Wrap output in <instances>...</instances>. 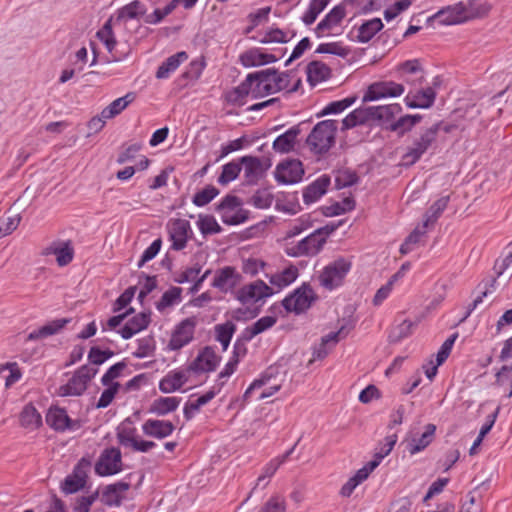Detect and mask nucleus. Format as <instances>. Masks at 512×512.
<instances>
[{
	"instance_id": "1",
	"label": "nucleus",
	"mask_w": 512,
	"mask_h": 512,
	"mask_svg": "<svg viewBox=\"0 0 512 512\" xmlns=\"http://www.w3.org/2000/svg\"><path fill=\"white\" fill-rule=\"evenodd\" d=\"M339 225L327 224L316 229L307 237L303 238L297 244L287 247L285 252L291 257L315 256L323 248L327 238L332 234Z\"/></svg>"
},
{
	"instance_id": "2",
	"label": "nucleus",
	"mask_w": 512,
	"mask_h": 512,
	"mask_svg": "<svg viewBox=\"0 0 512 512\" xmlns=\"http://www.w3.org/2000/svg\"><path fill=\"white\" fill-rule=\"evenodd\" d=\"M338 122L323 120L318 122L306 139V143L316 155L326 154L335 144Z\"/></svg>"
},
{
	"instance_id": "3",
	"label": "nucleus",
	"mask_w": 512,
	"mask_h": 512,
	"mask_svg": "<svg viewBox=\"0 0 512 512\" xmlns=\"http://www.w3.org/2000/svg\"><path fill=\"white\" fill-rule=\"evenodd\" d=\"M243 202L238 196L228 194L216 205L215 210L220 214L226 225H239L249 219V211L242 207Z\"/></svg>"
},
{
	"instance_id": "4",
	"label": "nucleus",
	"mask_w": 512,
	"mask_h": 512,
	"mask_svg": "<svg viewBox=\"0 0 512 512\" xmlns=\"http://www.w3.org/2000/svg\"><path fill=\"white\" fill-rule=\"evenodd\" d=\"M318 296L309 283L304 282L292 293L282 300V306L287 312H293L297 315L306 312L317 300Z\"/></svg>"
},
{
	"instance_id": "5",
	"label": "nucleus",
	"mask_w": 512,
	"mask_h": 512,
	"mask_svg": "<svg viewBox=\"0 0 512 512\" xmlns=\"http://www.w3.org/2000/svg\"><path fill=\"white\" fill-rule=\"evenodd\" d=\"M123 469L121 450L114 446L102 450L94 465L95 474L101 477L116 475L122 472Z\"/></svg>"
},
{
	"instance_id": "6",
	"label": "nucleus",
	"mask_w": 512,
	"mask_h": 512,
	"mask_svg": "<svg viewBox=\"0 0 512 512\" xmlns=\"http://www.w3.org/2000/svg\"><path fill=\"white\" fill-rule=\"evenodd\" d=\"M441 123H436L426 129L419 138H416L412 145L407 147L406 153L402 156L405 165L415 164L422 155L435 142Z\"/></svg>"
},
{
	"instance_id": "7",
	"label": "nucleus",
	"mask_w": 512,
	"mask_h": 512,
	"mask_svg": "<svg viewBox=\"0 0 512 512\" xmlns=\"http://www.w3.org/2000/svg\"><path fill=\"white\" fill-rule=\"evenodd\" d=\"M351 266V261L346 258L340 257L335 259L321 272L319 276L320 284L328 290H332L340 286L350 271Z\"/></svg>"
},
{
	"instance_id": "8",
	"label": "nucleus",
	"mask_w": 512,
	"mask_h": 512,
	"mask_svg": "<svg viewBox=\"0 0 512 512\" xmlns=\"http://www.w3.org/2000/svg\"><path fill=\"white\" fill-rule=\"evenodd\" d=\"M244 169V180L247 185H256L270 168V160H262L257 156H243L239 158Z\"/></svg>"
},
{
	"instance_id": "9",
	"label": "nucleus",
	"mask_w": 512,
	"mask_h": 512,
	"mask_svg": "<svg viewBox=\"0 0 512 512\" xmlns=\"http://www.w3.org/2000/svg\"><path fill=\"white\" fill-rule=\"evenodd\" d=\"M405 88L402 84L393 81L374 82L368 86L363 96V102L375 101L386 97H398L402 95Z\"/></svg>"
},
{
	"instance_id": "10",
	"label": "nucleus",
	"mask_w": 512,
	"mask_h": 512,
	"mask_svg": "<svg viewBox=\"0 0 512 512\" xmlns=\"http://www.w3.org/2000/svg\"><path fill=\"white\" fill-rule=\"evenodd\" d=\"M169 240L172 242L171 249L175 251L183 250L192 234L191 225L185 219H173L167 224Z\"/></svg>"
},
{
	"instance_id": "11",
	"label": "nucleus",
	"mask_w": 512,
	"mask_h": 512,
	"mask_svg": "<svg viewBox=\"0 0 512 512\" xmlns=\"http://www.w3.org/2000/svg\"><path fill=\"white\" fill-rule=\"evenodd\" d=\"M47 425L57 432L66 430L76 431L81 428L80 420L71 419L66 410L60 407H50L46 414Z\"/></svg>"
},
{
	"instance_id": "12",
	"label": "nucleus",
	"mask_w": 512,
	"mask_h": 512,
	"mask_svg": "<svg viewBox=\"0 0 512 512\" xmlns=\"http://www.w3.org/2000/svg\"><path fill=\"white\" fill-rule=\"evenodd\" d=\"M304 175L302 162L297 159L287 160L277 165L275 179L282 184L299 182Z\"/></svg>"
},
{
	"instance_id": "13",
	"label": "nucleus",
	"mask_w": 512,
	"mask_h": 512,
	"mask_svg": "<svg viewBox=\"0 0 512 512\" xmlns=\"http://www.w3.org/2000/svg\"><path fill=\"white\" fill-rule=\"evenodd\" d=\"M273 294L272 288L264 281L257 280L253 283L244 285L237 291L236 298L242 303L258 302Z\"/></svg>"
},
{
	"instance_id": "14",
	"label": "nucleus",
	"mask_w": 512,
	"mask_h": 512,
	"mask_svg": "<svg viewBox=\"0 0 512 512\" xmlns=\"http://www.w3.org/2000/svg\"><path fill=\"white\" fill-rule=\"evenodd\" d=\"M195 324L192 318L181 321L172 333L168 347L171 350H179L188 345L194 338Z\"/></svg>"
},
{
	"instance_id": "15",
	"label": "nucleus",
	"mask_w": 512,
	"mask_h": 512,
	"mask_svg": "<svg viewBox=\"0 0 512 512\" xmlns=\"http://www.w3.org/2000/svg\"><path fill=\"white\" fill-rule=\"evenodd\" d=\"M220 359V356L216 354L212 347L206 346L199 351L197 357L191 362L189 370L196 373L214 371L218 366Z\"/></svg>"
},
{
	"instance_id": "16",
	"label": "nucleus",
	"mask_w": 512,
	"mask_h": 512,
	"mask_svg": "<svg viewBox=\"0 0 512 512\" xmlns=\"http://www.w3.org/2000/svg\"><path fill=\"white\" fill-rule=\"evenodd\" d=\"M41 254L43 256L55 255L57 264L60 267H64L72 262L74 258V248L70 240H57L45 247Z\"/></svg>"
},
{
	"instance_id": "17",
	"label": "nucleus",
	"mask_w": 512,
	"mask_h": 512,
	"mask_svg": "<svg viewBox=\"0 0 512 512\" xmlns=\"http://www.w3.org/2000/svg\"><path fill=\"white\" fill-rule=\"evenodd\" d=\"M346 16V8L344 5L339 4L333 7L329 13L317 24L314 33L317 38L329 35L330 31L339 26Z\"/></svg>"
},
{
	"instance_id": "18",
	"label": "nucleus",
	"mask_w": 512,
	"mask_h": 512,
	"mask_svg": "<svg viewBox=\"0 0 512 512\" xmlns=\"http://www.w3.org/2000/svg\"><path fill=\"white\" fill-rule=\"evenodd\" d=\"M241 280L242 276L236 271L235 267L225 266L216 271L212 286L222 292H228L236 288Z\"/></svg>"
},
{
	"instance_id": "19",
	"label": "nucleus",
	"mask_w": 512,
	"mask_h": 512,
	"mask_svg": "<svg viewBox=\"0 0 512 512\" xmlns=\"http://www.w3.org/2000/svg\"><path fill=\"white\" fill-rule=\"evenodd\" d=\"M130 489V483L125 481H118L113 484L106 485L101 493H99L100 500L107 506H120L124 499V494Z\"/></svg>"
},
{
	"instance_id": "20",
	"label": "nucleus",
	"mask_w": 512,
	"mask_h": 512,
	"mask_svg": "<svg viewBox=\"0 0 512 512\" xmlns=\"http://www.w3.org/2000/svg\"><path fill=\"white\" fill-rule=\"evenodd\" d=\"M276 61H278V57L274 54L265 53L260 48H250L239 56V62L246 68L262 66Z\"/></svg>"
},
{
	"instance_id": "21",
	"label": "nucleus",
	"mask_w": 512,
	"mask_h": 512,
	"mask_svg": "<svg viewBox=\"0 0 512 512\" xmlns=\"http://www.w3.org/2000/svg\"><path fill=\"white\" fill-rule=\"evenodd\" d=\"M466 18V6L462 2H459L456 5L439 10L430 19L437 20L441 24L452 25L460 23Z\"/></svg>"
},
{
	"instance_id": "22",
	"label": "nucleus",
	"mask_w": 512,
	"mask_h": 512,
	"mask_svg": "<svg viewBox=\"0 0 512 512\" xmlns=\"http://www.w3.org/2000/svg\"><path fill=\"white\" fill-rule=\"evenodd\" d=\"M330 183L329 175L323 174L318 177L303 190L304 203L311 204L319 200L327 192Z\"/></svg>"
},
{
	"instance_id": "23",
	"label": "nucleus",
	"mask_w": 512,
	"mask_h": 512,
	"mask_svg": "<svg viewBox=\"0 0 512 512\" xmlns=\"http://www.w3.org/2000/svg\"><path fill=\"white\" fill-rule=\"evenodd\" d=\"M349 331V328L342 326L338 331L330 332L322 337L321 343L313 350V360H321L325 358L330 351V347H328V345L334 346L340 339L345 338Z\"/></svg>"
},
{
	"instance_id": "24",
	"label": "nucleus",
	"mask_w": 512,
	"mask_h": 512,
	"mask_svg": "<svg viewBox=\"0 0 512 512\" xmlns=\"http://www.w3.org/2000/svg\"><path fill=\"white\" fill-rule=\"evenodd\" d=\"M151 321V312H140L131 319L119 330L123 339H130L138 332L146 329Z\"/></svg>"
},
{
	"instance_id": "25",
	"label": "nucleus",
	"mask_w": 512,
	"mask_h": 512,
	"mask_svg": "<svg viewBox=\"0 0 512 512\" xmlns=\"http://www.w3.org/2000/svg\"><path fill=\"white\" fill-rule=\"evenodd\" d=\"M175 429L171 421L148 419L142 425L143 433L150 437L163 439L173 433Z\"/></svg>"
},
{
	"instance_id": "26",
	"label": "nucleus",
	"mask_w": 512,
	"mask_h": 512,
	"mask_svg": "<svg viewBox=\"0 0 512 512\" xmlns=\"http://www.w3.org/2000/svg\"><path fill=\"white\" fill-rule=\"evenodd\" d=\"M436 99V92L432 87L417 91L414 95L408 94L405 103L409 108L427 109L433 106Z\"/></svg>"
},
{
	"instance_id": "27",
	"label": "nucleus",
	"mask_w": 512,
	"mask_h": 512,
	"mask_svg": "<svg viewBox=\"0 0 512 512\" xmlns=\"http://www.w3.org/2000/svg\"><path fill=\"white\" fill-rule=\"evenodd\" d=\"M300 133V125L291 127L274 140L272 145L273 150L278 153H289L293 151L297 137L300 135Z\"/></svg>"
},
{
	"instance_id": "28",
	"label": "nucleus",
	"mask_w": 512,
	"mask_h": 512,
	"mask_svg": "<svg viewBox=\"0 0 512 512\" xmlns=\"http://www.w3.org/2000/svg\"><path fill=\"white\" fill-rule=\"evenodd\" d=\"M71 322V318L54 319L40 328L33 330L27 336V340L34 341L47 338L59 333L67 324Z\"/></svg>"
},
{
	"instance_id": "29",
	"label": "nucleus",
	"mask_w": 512,
	"mask_h": 512,
	"mask_svg": "<svg viewBox=\"0 0 512 512\" xmlns=\"http://www.w3.org/2000/svg\"><path fill=\"white\" fill-rule=\"evenodd\" d=\"M256 74L254 78L253 98H260L269 94H273L271 88L272 75L275 74L274 68H268L261 71L253 72Z\"/></svg>"
},
{
	"instance_id": "30",
	"label": "nucleus",
	"mask_w": 512,
	"mask_h": 512,
	"mask_svg": "<svg viewBox=\"0 0 512 512\" xmlns=\"http://www.w3.org/2000/svg\"><path fill=\"white\" fill-rule=\"evenodd\" d=\"M19 423L22 428L32 432L42 426V416L33 406V404H26L19 414Z\"/></svg>"
},
{
	"instance_id": "31",
	"label": "nucleus",
	"mask_w": 512,
	"mask_h": 512,
	"mask_svg": "<svg viewBox=\"0 0 512 512\" xmlns=\"http://www.w3.org/2000/svg\"><path fill=\"white\" fill-rule=\"evenodd\" d=\"M256 76L257 75L253 73L248 74L243 82L228 93V102L241 105L246 96L251 95L253 97L254 78Z\"/></svg>"
},
{
	"instance_id": "32",
	"label": "nucleus",
	"mask_w": 512,
	"mask_h": 512,
	"mask_svg": "<svg viewBox=\"0 0 512 512\" xmlns=\"http://www.w3.org/2000/svg\"><path fill=\"white\" fill-rule=\"evenodd\" d=\"M402 111V107L395 103L383 106H368L370 120H377L382 123L390 122Z\"/></svg>"
},
{
	"instance_id": "33",
	"label": "nucleus",
	"mask_w": 512,
	"mask_h": 512,
	"mask_svg": "<svg viewBox=\"0 0 512 512\" xmlns=\"http://www.w3.org/2000/svg\"><path fill=\"white\" fill-rule=\"evenodd\" d=\"M96 36L104 44L107 51L111 54V61L117 62L122 60L121 56H118L113 52L117 45V40L112 29V18L105 22L102 28L96 33Z\"/></svg>"
},
{
	"instance_id": "34",
	"label": "nucleus",
	"mask_w": 512,
	"mask_h": 512,
	"mask_svg": "<svg viewBox=\"0 0 512 512\" xmlns=\"http://www.w3.org/2000/svg\"><path fill=\"white\" fill-rule=\"evenodd\" d=\"M436 426L434 424H427L425 431L419 438H413L407 444V450L411 455L417 454L428 447L435 437Z\"/></svg>"
},
{
	"instance_id": "35",
	"label": "nucleus",
	"mask_w": 512,
	"mask_h": 512,
	"mask_svg": "<svg viewBox=\"0 0 512 512\" xmlns=\"http://www.w3.org/2000/svg\"><path fill=\"white\" fill-rule=\"evenodd\" d=\"M216 394L217 392L214 389H211L195 399V396L192 395L183 409L185 419L188 421L191 420L195 414L199 412L200 408L210 402L216 396Z\"/></svg>"
},
{
	"instance_id": "36",
	"label": "nucleus",
	"mask_w": 512,
	"mask_h": 512,
	"mask_svg": "<svg viewBox=\"0 0 512 512\" xmlns=\"http://www.w3.org/2000/svg\"><path fill=\"white\" fill-rule=\"evenodd\" d=\"M188 59V54L185 51L177 52L176 54L168 57L157 69L156 78L166 79L174 72L181 63Z\"/></svg>"
},
{
	"instance_id": "37",
	"label": "nucleus",
	"mask_w": 512,
	"mask_h": 512,
	"mask_svg": "<svg viewBox=\"0 0 512 512\" xmlns=\"http://www.w3.org/2000/svg\"><path fill=\"white\" fill-rule=\"evenodd\" d=\"M181 402V398L169 396L159 397L153 400L150 406V412L158 416H164L175 411Z\"/></svg>"
},
{
	"instance_id": "38",
	"label": "nucleus",
	"mask_w": 512,
	"mask_h": 512,
	"mask_svg": "<svg viewBox=\"0 0 512 512\" xmlns=\"http://www.w3.org/2000/svg\"><path fill=\"white\" fill-rule=\"evenodd\" d=\"M135 100V93L129 92L125 96L112 101L107 107L101 111L104 119H111L119 115L130 103Z\"/></svg>"
},
{
	"instance_id": "39",
	"label": "nucleus",
	"mask_w": 512,
	"mask_h": 512,
	"mask_svg": "<svg viewBox=\"0 0 512 512\" xmlns=\"http://www.w3.org/2000/svg\"><path fill=\"white\" fill-rule=\"evenodd\" d=\"M330 74V68L321 61H311L307 65V80L312 85L327 80Z\"/></svg>"
},
{
	"instance_id": "40",
	"label": "nucleus",
	"mask_w": 512,
	"mask_h": 512,
	"mask_svg": "<svg viewBox=\"0 0 512 512\" xmlns=\"http://www.w3.org/2000/svg\"><path fill=\"white\" fill-rule=\"evenodd\" d=\"M383 23L380 18H373L364 22L358 28L357 40L360 43H368L376 33H378L383 28Z\"/></svg>"
},
{
	"instance_id": "41",
	"label": "nucleus",
	"mask_w": 512,
	"mask_h": 512,
	"mask_svg": "<svg viewBox=\"0 0 512 512\" xmlns=\"http://www.w3.org/2000/svg\"><path fill=\"white\" fill-rule=\"evenodd\" d=\"M422 116L420 114L415 115H404L398 120L391 122L388 129L393 132H397L398 135L402 136L406 132L410 131L415 125L421 122Z\"/></svg>"
},
{
	"instance_id": "42",
	"label": "nucleus",
	"mask_w": 512,
	"mask_h": 512,
	"mask_svg": "<svg viewBox=\"0 0 512 512\" xmlns=\"http://www.w3.org/2000/svg\"><path fill=\"white\" fill-rule=\"evenodd\" d=\"M449 200V196H442L429 207V209L426 211L424 215V227H429L438 220L443 211L446 209Z\"/></svg>"
},
{
	"instance_id": "43",
	"label": "nucleus",
	"mask_w": 512,
	"mask_h": 512,
	"mask_svg": "<svg viewBox=\"0 0 512 512\" xmlns=\"http://www.w3.org/2000/svg\"><path fill=\"white\" fill-rule=\"evenodd\" d=\"M298 275V268L294 265H290L282 272L272 275L270 277V283L282 289L292 284L297 279Z\"/></svg>"
},
{
	"instance_id": "44",
	"label": "nucleus",
	"mask_w": 512,
	"mask_h": 512,
	"mask_svg": "<svg viewBox=\"0 0 512 512\" xmlns=\"http://www.w3.org/2000/svg\"><path fill=\"white\" fill-rule=\"evenodd\" d=\"M368 121H370L368 107L355 109L342 120V130L351 129Z\"/></svg>"
},
{
	"instance_id": "45",
	"label": "nucleus",
	"mask_w": 512,
	"mask_h": 512,
	"mask_svg": "<svg viewBox=\"0 0 512 512\" xmlns=\"http://www.w3.org/2000/svg\"><path fill=\"white\" fill-rule=\"evenodd\" d=\"M216 340L221 343L223 350L226 351L231 339L236 331V325L232 321H226L215 326Z\"/></svg>"
},
{
	"instance_id": "46",
	"label": "nucleus",
	"mask_w": 512,
	"mask_h": 512,
	"mask_svg": "<svg viewBox=\"0 0 512 512\" xmlns=\"http://www.w3.org/2000/svg\"><path fill=\"white\" fill-rule=\"evenodd\" d=\"M241 170L242 167L239 159L237 161L233 160L223 165L222 172L218 176L217 182L220 185L225 186L235 180L239 176Z\"/></svg>"
},
{
	"instance_id": "47",
	"label": "nucleus",
	"mask_w": 512,
	"mask_h": 512,
	"mask_svg": "<svg viewBox=\"0 0 512 512\" xmlns=\"http://www.w3.org/2000/svg\"><path fill=\"white\" fill-rule=\"evenodd\" d=\"M330 0H311L307 11L301 17L302 22L309 26L313 24L319 14L328 6Z\"/></svg>"
},
{
	"instance_id": "48",
	"label": "nucleus",
	"mask_w": 512,
	"mask_h": 512,
	"mask_svg": "<svg viewBox=\"0 0 512 512\" xmlns=\"http://www.w3.org/2000/svg\"><path fill=\"white\" fill-rule=\"evenodd\" d=\"M22 372L16 362H7L0 365V379L4 384H14L21 379Z\"/></svg>"
},
{
	"instance_id": "49",
	"label": "nucleus",
	"mask_w": 512,
	"mask_h": 512,
	"mask_svg": "<svg viewBox=\"0 0 512 512\" xmlns=\"http://www.w3.org/2000/svg\"><path fill=\"white\" fill-rule=\"evenodd\" d=\"M116 438L119 445L131 447L137 439V430L135 427L126 424V421L117 427Z\"/></svg>"
},
{
	"instance_id": "50",
	"label": "nucleus",
	"mask_w": 512,
	"mask_h": 512,
	"mask_svg": "<svg viewBox=\"0 0 512 512\" xmlns=\"http://www.w3.org/2000/svg\"><path fill=\"white\" fill-rule=\"evenodd\" d=\"M197 225L204 236L218 234L222 231L221 226L212 215H200Z\"/></svg>"
},
{
	"instance_id": "51",
	"label": "nucleus",
	"mask_w": 512,
	"mask_h": 512,
	"mask_svg": "<svg viewBox=\"0 0 512 512\" xmlns=\"http://www.w3.org/2000/svg\"><path fill=\"white\" fill-rule=\"evenodd\" d=\"M145 12L146 9L144 8V5L139 0H135L119 10L117 20L135 19L144 15Z\"/></svg>"
},
{
	"instance_id": "52",
	"label": "nucleus",
	"mask_w": 512,
	"mask_h": 512,
	"mask_svg": "<svg viewBox=\"0 0 512 512\" xmlns=\"http://www.w3.org/2000/svg\"><path fill=\"white\" fill-rule=\"evenodd\" d=\"M220 193L219 189L213 185H207L202 190L194 194L192 202L197 207H203L209 204Z\"/></svg>"
},
{
	"instance_id": "53",
	"label": "nucleus",
	"mask_w": 512,
	"mask_h": 512,
	"mask_svg": "<svg viewBox=\"0 0 512 512\" xmlns=\"http://www.w3.org/2000/svg\"><path fill=\"white\" fill-rule=\"evenodd\" d=\"M426 228L424 224L422 227H416L405 239L400 246V253L402 255L408 254L413 250L414 245L418 244L421 238L426 234Z\"/></svg>"
},
{
	"instance_id": "54",
	"label": "nucleus",
	"mask_w": 512,
	"mask_h": 512,
	"mask_svg": "<svg viewBox=\"0 0 512 512\" xmlns=\"http://www.w3.org/2000/svg\"><path fill=\"white\" fill-rule=\"evenodd\" d=\"M293 33L291 37H288L287 33L280 28H270L267 30L263 37L259 39L261 44L269 43H287L294 37Z\"/></svg>"
},
{
	"instance_id": "55",
	"label": "nucleus",
	"mask_w": 512,
	"mask_h": 512,
	"mask_svg": "<svg viewBox=\"0 0 512 512\" xmlns=\"http://www.w3.org/2000/svg\"><path fill=\"white\" fill-rule=\"evenodd\" d=\"M356 99H357L356 96H350V97L344 98L342 100L330 102L321 111L320 115L324 116V115H328V114L341 113L342 111H344L345 109L350 107L352 104H354Z\"/></svg>"
},
{
	"instance_id": "56",
	"label": "nucleus",
	"mask_w": 512,
	"mask_h": 512,
	"mask_svg": "<svg viewBox=\"0 0 512 512\" xmlns=\"http://www.w3.org/2000/svg\"><path fill=\"white\" fill-rule=\"evenodd\" d=\"M491 6L486 1L468 0L467 18H480L488 14Z\"/></svg>"
},
{
	"instance_id": "57",
	"label": "nucleus",
	"mask_w": 512,
	"mask_h": 512,
	"mask_svg": "<svg viewBox=\"0 0 512 512\" xmlns=\"http://www.w3.org/2000/svg\"><path fill=\"white\" fill-rule=\"evenodd\" d=\"M182 289L179 287H172L163 293L161 299L156 303V308L163 311L165 308L173 305L181 297Z\"/></svg>"
},
{
	"instance_id": "58",
	"label": "nucleus",
	"mask_w": 512,
	"mask_h": 512,
	"mask_svg": "<svg viewBox=\"0 0 512 512\" xmlns=\"http://www.w3.org/2000/svg\"><path fill=\"white\" fill-rule=\"evenodd\" d=\"M97 369L84 365L80 367L67 384H88V382L96 375Z\"/></svg>"
},
{
	"instance_id": "59",
	"label": "nucleus",
	"mask_w": 512,
	"mask_h": 512,
	"mask_svg": "<svg viewBox=\"0 0 512 512\" xmlns=\"http://www.w3.org/2000/svg\"><path fill=\"white\" fill-rule=\"evenodd\" d=\"M262 386H248L247 390L244 393L243 400L244 402L250 401L252 396L257 393V400L268 398L272 395H274L276 392L279 391L281 386H270L268 390L258 392Z\"/></svg>"
},
{
	"instance_id": "60",
	"label": "nucleus",
	"mask_w": 512,
	"mask_h": 512,
	"mask_svg": "<svg viewBox=\"0 0 512 512\" xmlns=\"http://www.w3.org/2000/svg\"><path fill=\"white\" fill-rule=\"evenodd\" d=\"M273 195L267 190H257L250 199V203L258 209H267L272 205Z\"/></svg>"
},
{
	"instance_id": "61",
	"label": "nucleus",
	"mask_w": 512,
	"mask_h": 512,
	"mask_svg": "<svg viewBox=\"0 0 512 512\" xmlns=\"http://www.w3.org/2000/svg\"><path fill=\"white\" fill-rule=\"evenodd\" d=\"M320 54H332L340 57H345L348 54V50L338 42L322 43L316 51Z\"/></svg>"
},
{
	"instance_id": "62",
	"label": "nucleus",
	"mask_w": 512,
	"mask_h": 512,
	"mask_svg": "<svg viewBox=\"0 0 512 512\" xmlns=\"http://www.w3.org/2000/svg\"><path fill=\"white\" fill-rule=\"evenodd\" d=\"M126 368L127 364L125 362H118L114 364L103 375L101 379L102 384H119L118 382L113 381L120 377Z\"/></svg>"
},
{
	"instance_id": "63",
	"label": "nucleus",
	"mask_w": 512,
	"mask_h": 512,
	"mask_svg": "<svg viewBox=\"0 0 512 512\" xmlns=\"http://www.w3.org/2000/svg\"><path fill=\"white\" fill-rule=\"evenodd\" d=\"M258 512H286L285 500L280 496H272L261 506Z\"/></svg>"
},
{
	"instance_id": "64",
	"label": "nucleus",
	"mask_w": 512,
	"mask_h": 512,
	"mask_svg": "<svg viewBox=\"0 0 512 512\" xmlns=\"http://www.w3.org/2000/svg\"><path fill=\"white\" fill-rule=\"evenodd\" d=\"M86 484L85 479L75 476L74 474L66 477L62 489L67 494H72L82 489Z\"/></svg>"
}]
</instances>
